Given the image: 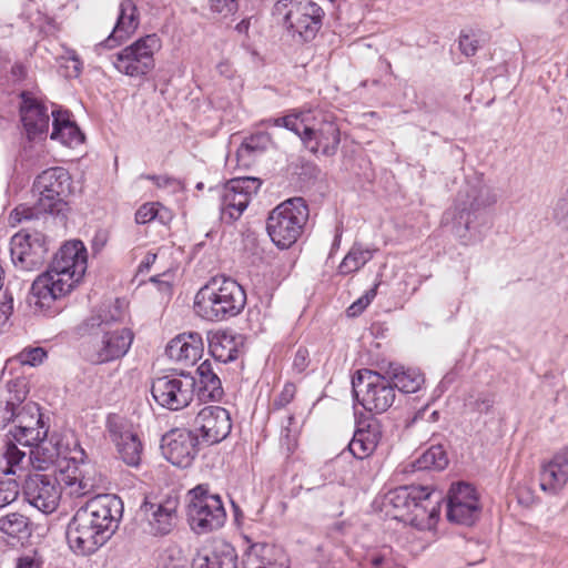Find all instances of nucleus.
<instances>
[{"mask_svg":"<svg viewBox=\"0 0 568 568\" xmlns=\"http://www.w3.org/2000/svg\"><path fill=\"white\" fill-rule=\"evenodd\" d=\"M352 387L357 402L366 410L376 414L386 412L395 399L392 383L374 371H358L352 378Z\"/></svg>","mask_w":568,"mask_h":568,"instance_id":"nucleus-10","label":"nucleus"},{"mask_svg":"<svg viewBox=\"0 0 568 568\" xmlns=\"http://www.w3.org/2000/svg\"><path fill=\"white\" fill-rule=\"evenodd\" d=\"M555 219L559 225L568 229V196L560 199L555 207Z\"/></svg>","mask_w":568,"mask_h":568,"instance_id":"nucleus-52","label":"nucleus"},{"mask_svg":"<svg viewBox=\"0 0 568 568\" xmlns=\"http://www.w3.org/2000/svg\"><path fill=\"white\" fill-rule=\"evenodd\" d=\"M381 438L382 427L378 422L372 420L355 430L348 450L354 457L364 459L373 454Z\"/></svg>","mask_w":568,"mask_h":568,"instance_id":"nucleus-31","label":"nucleus"},{"mask_svg":"<svg viewBox=\"0 0 568 568\" xmlns=\"http://www.w3.org/2000/svg\"><path fill=\"white\" fill-rule=\"evenodd\" d=\"M423 496H425V487L400 486L387 493L385 496V505L390 507L388 513H390L395 519L403 521L415 500L423 498Z\"/></svg>","mask_w":568,"mask_h":568,"instance_id":"nucleus-30","label":"nucleus"},{"mask_svg":"<svg viewBox=\"0 0 568 568\" xmlns=\"http://www.w3.org/2000/svg\"><path fill=\"white\" fill-rule=\"evenodd\" d=\"M22 398L18 395L10 396L4 402H0V428L6 427L10 422H14L19 403Z\"/></svg>","mask_w":568,"mask_h":568,"instance_id":"nucleus-45","label":"nucleus"},{"mask_svg":"<svg viewBox=\"0 0 568 568\" xmlns=\"http://www.w3.org/2000/svg\"><path fill=\"white\" fill-rule=\"evenodd\" d=\"M52 115V133L51 139L61 142L68 146H75L83 142L84 135L78 125L70 120L68 111L51 112Z\"/></svg>","mask_w":568,"mask_h":568,"instance_id":"nucleus-32","label":"nucleus"},{"mask_svg":"<svg viewBox=\"0 0 568 568\" xmlns=\"http://www.w3.org/2000/svg\"><path fill=\"white\" fill-rule=\"evenodd\" d=\"M179 497L166 496L163 498L145 497L140 506V514L148 523L149 530L154 536L170 534L178 521Z\"/></svg>","mask_w":568,"mask_h":568,"instance_id":"nucleus-17","label":"nucleus"},{"mask_svg":"<svg viewBox=\"0 0 568 568\" xmlns=\"http://www.w3.org/2000/svg\"><path fill=\"white\" fill-rule=\"evenodd\" d=\"M196 187H197V189H202V187H203V183H199V184L196 185Z\"/></svg>","mask_w":568,"mask_h":568,"instance_id":"nucleus-64","label":"nucleus"},{"mask_svg":"<svg viewBox=\"0 0 568 568\" xmlns=\"http://www.w3.org/2000/svg\"><path fill=\"white\" fill-rule=\"evenodd\" d=\"M310 112H301L297 114H288L281 118L265 120L266 125L283 126L300 136L304 146L312 153H316L320 141L316 131L310 125Z\"/></svg>","mask_w":568,"mask_h":568,"instance_id":"nucleus-28","label":"nucleus"},{"mask_svg":"<svg viewBox=\"0 0 568 568\" xmlns=\"http://www.w3.org/2000/svg\"><path fill=\"white\" fill-rule=\"evenodd\" d=\"M246 305V292L235 280L212 277L194 297V312L210 322L227 321L237 316Z\"/></svg>","mask_w":568,"mask_h":568,"instance_id":"nucleus-5","label":"nucleus"},{"mask_svg":"<svg viewBox=\"0 0 568 568\" xmlns=\"http://www.w3.org/2000/svg\"><path fill=\"white\" fill-rule=\"evenodd\" d=\"M377 288H378V284H375L373 287H371L369 290H367L361 297L362 300H364V302L366 303V305L368 306L372 301L375 298L376 294H377Z\"/></svg>","mask_w":568,"mask_h":568,"instance_id":"nucleus-58","label":"nucleus"},{"mask_svg":"<svg viewBox=\"0 0 568 568\" xmlns=\"http://www.w3.org/2000/svg\"><path fill=\"white\" fill-rule=\"evenodd\" d=\"M85 453L79 447L73 450L70 460L73 467L68 466L69 474L65 477V485L69 487L70 495L82 497L101 488L104 478L97 467L84 460Z\"/></svg>","mask_w":568,"mask_h":568,"instance_id":"nucleus-21","label":"nucleus"},{"mask_svg":"<svg viewBox=\"0 0 568 568\" xmlns=\"http://www.w3.org/2000/svg\"><path fill=\"white\" fill-rule=\"evenodd\" d=\"M389 375L394 389L397 388L406 394L417 392L424 383L423 375L418 371L410 368L405 369L399 366L390 367Z\"/></svg>","mask_w":568,"mask_h":568,"instance_id":"nucleus-37","label":"nucleus"},{"mask_svg":"<svg viewBox=\"0 0 568 568\" xmlns=\"http://www.w3.org/2000/svg\"><path fill=\"white\" fill-rule=\"evenodd\" d=\"M105 427L121 459L129 466H138L141 460L142 444L133 429V425L118 414H110Z\"/></svg>","mask_w":568,"mask_h":568,"instance_id":"nucleus-18","label":"nucleus"},{"mask_svg":"<svg viewBox=\"0 0 568 568\" xmlns=\"http://www.w3.org/2000/svg\"><path fill=\"white\" fill-rule=\"evenodd\" d=\"M20 486L14 478L0 475V509L17 500Z\"/></svg>","mask_w":568,"mask_h":568,"instance_id":"nucleus-43","label":"nucleus"},{"mask_svg":"<svg viewBox=\"0 0 568 568\" xmlns=\"http://www.w3.org/2000/svg\"><path fill=\"white\" fill-rule=\"evenodd\" d=\"M362 568H395L393 549L389 546H382L368 549L362 558Z\"/></svg>","mask_w":568,"mask_h":568,"instance_id":"nucleus-40","label":"nucleus"},{"mask_svg":"<svg viewBox=\"0 0 568 568\" xmlns=\"http://www.w3.org/2000/svg\"><path fill=\"white\" fill-rule=\"evenodd\" d=\"M196 385V378L193 375L181 372L154 378L151 393L161 407L180 410L193 400Z\"/></svg>","mask_w":568,"mask_h":568,"instance_id":"nucleus-12","label":"nucleus"},{"mask_svg":"<svg viewBox=\"0 0 568 568\" xmlns=\"http://www.w3.org/2000/svg\"><path fill=\"white\" fill-rule=\"evenodd\" d=\"M125 317L120 300L102 304L84 321L82 329L93 337L91 361L98 364L123 357L131 347L133 333L123 327Z\"/></svg>","mask_w":568,"mask_h":568,"instance_id":"nucleus-4","label":"nucleus"},{"mask_svg":"<svg viewBox=\"0 0 568 568\" xmlns=\"http://www.w3.org/2000/svg\"><path fill=\"white\" fill-rule=\"evenodd\" d=\"M14 430L9 432V436L23 446L40 448L41 443L48 436L49 425L44 422L40 408L34 403H28L17 409L14 417Z\"/></svg>","mask_w":568,"mask_h":568,"instance_id":"nucleus-14","label":"nucleus"},{"mask_svg":"<svg viewBox=\"0 0 568 568\" xmlns=\"http://www.w3.org/2000/svg\"><path fill=\"white\" fill-rule=\"evenodd\" d=\"M16 568H41V564L34 556H22L17 559Z\"/></svg>","mask_w":568,"mask_h":568,"instance_id":"nucleus-55","label":"nucleus"},{"mask_svg":"<svg viewBox=\"0 0 568 568\" xmlns=\"http://www.w3.org/2000/svg\"><path fill=\"white\" fill-rule=\"evenodd\" d=\"M496 201V195L480 178L467 180L458 192L454 207L444 213L443 223H452L454 233L465 245L481 241L490 227L489 217L483 210Z\"/></svg>","mask_w":568,"mask_h":568,"instance_id":"nucleus-3","label":"nucleus"},{"mask_svg":"<svg viewBox=\"0 0 568 568\" xmlns=\"http://www.w3.org/2000/svg\"><path fill=\"white\" fill-rule=\"evenodd\" d=\"M253 551L261 556V565L256 568H288V560L283 550L268 544H255Z\"/></svg>","mask_w":568,"mask_h":568,"instance_id":"nucleus-39","label":"nucleus"},{"mask_svg":"<svg viewBox=\"0 0 568 568\" xmlns=\"http://www.w3.org/2000/svg\"><path fill=\"white\" fill-rule=\"evenodd\" d=\"M271 144V136L266 132H257L246 138L237 150V156L243 158L255 153H262Z\"/></svg>","mask_w":568,"mask_h":568,"instance_id":"nucleus-41","label":"nucleus"},{"mask_svg":"<svg viewBox=\"0 0 568 568\" xmlns=\"http://www.w3.org/2000/svg\"><path fill=\"white\" fill-rule=\"evenodd\" d=\"M161 47V40L155 33L148 34L115 53L113 65L120 73L128 77H144L154 69V53Z\"/></svg>","mask_w":568,"mask_h":568,"instance_id":"nucleus-11","label":"nucleus"},{"mask_svg":"<svg viewBox=\"0 0 568 568\" xmlns=\"http://www.w3.org/2000/svg\"><path fill=\"white\" fill-rule=\"evenodd\" d=\"M156 217L162 220L158 203H145L135 213V222L138 224H146Z\"/></svg>","mask_w":568,"mask_h":568,"instance_id":"nucleus-47","label":"nucleus"},{"mask_svg":"<svg viewBox=\"0 0 568 568\" xmlns=\"http://www.w3.org/2000/svg\"><path fill=\"white\" fill-rule=\"evenodd\" d=\"M480 515L475 488L466 483L452 485L447 500V519L457 525L471 526Z\"/></svg>","mask_w":568,"mask_h":568,"instance_id":"nucleus-20","label":"nucleus"},{"mask_svg":"<svg viewBox=\"0 0 568 568\" xmlns=\"http://www.w3.org/2000/svg\"><path fill=\"white\" fill-rule=\"evenodd\" d=\"M375 250L364 247L362 244L355 243L345 255L338 266V272L347 275L361 270L374 256Z\"/></svg>","mask_w":568,"mask_h":568,"instance_id":"nucleus-38","label":"nucleus"},{"mask_svg":"<svg viewBox=\"0 0 568 568\" xmlns=\"http://www.w3.org/2000/svg\"><path fill=\"white\" fill-rule=\"evenodd\" d=\"M20 115L29 139L44 133L49 129L50 115L48 108L32 93L23 91L20 94Z\"/></svg>","mask_w":568,"mask_h":568,"instance_id":"nucleus-23","label":"nucleus"},{"mask_svg":"<svg viewBox=\"0 0 568 568\" xmlns=\"http://www.w3.org/2000/svg\"><path fill=\"white\" fill-rule=\"evenodd\" d=\"M448 465L447 454L442 445H433L415 460L405 465V473L418 470H443Z\"/></svg>","mask_w":568,"mask_h":568,"instance_id":"nucleus-35","label":"nucleus"},{"mask_svg":"<svg viewBox=\"0 0 568 568\" xmlns=\"http://www.w3.org/2000/svg\"><path fill=\"white\" fill-rule=\"evenodd\" d=\"M158 568H186V564L182 556H175L174 551L165 550L159 558Z\"/></svg>","mask_w":568,"mask_h":568,"instance_id":"nucleus-48","label":"nucleus"},{"mask_svg":"<svg viewBox=\"0 0 568 568\" xmlns=\"http://www.w3.org/2000/svg\"><path fill=\"white\" fill-rule=\"evenodd\" d=\"M439 514V499L425 487V496L415 500L403 523L419 530H432L438 523Z\"/></svg>","mask_w":568,"mask_h":568,"instance_id":"nucleus-26","label":"nucleus"},{"mask_svg":"<svg viewBox=\"0 0 568 568\" xmlns=\"http://www.w3.org/2000/svg\"><path fill=\"white\" fill-rule=\"evenodd\" d=\"M156 260V255L152 253H148L144 260L141 262L139 268L143 271V268H149L152 263Z\"/></svg>","mask_w":568,"mask_h":568,"instance_id":"nucleus-60","label":"nucleus"},{"mask_svg":"<svg viewBox=\"0 0 568 568\" xmlns=\"http://www.w3.org/2000/svg\"><path fill=\"white\" fill-rule=\"evenodd\" d=\"M123 514L122 500L99 494L81 506L67 527L70 548L82 556L95 552L116 531Z\"/></svg>","mask_w":568,"mask_h":568,"instance_id":"nucleus-2","label":"nucleus"},{"mask_svg":"<svg viewBox=\"0 0 568 568\" xmlns=\"http://www.w3.org/2000/svg\"><path fill=\"white\" fill-rule=\"evenodd\" d=\"M192 430L207 445L225 439L232 429L229 410L221 406H205L194 417Z\"/></svg>","mask_w":568,"mask_h":568,"instance_id":"nucleus-19","label":"nucleus"},{"mask_svg":"<svg viewBox=\"0 0 568 568\" xmlns=\"http://www.w3.org/2000/svg\"><path fill=\"white\" fill-rule=\"evenodd\" d=\"M203 351V338L197 332L175 336L165 348L170 359L183 365H194L202 357Z\"/></svg>","mask_w":568,"mask_h":568,"instance_id":"nucleus-25","label":"nucleus"},{"mask_svg":"<svg viewBox=\"0 0 568 568\" xmlns=\"http://www.w3.org/2000/svg\"><path fill=\"white\" fill-rule=\"evenodd\" d=\"M209 351L221 363L235 361L243 352L244 337L232 331H216L207 334Z\"/></svg>","mask_w":568,"mask_h":568,"instance_id":"nucleus-27","label":"nucleus"},{"mask_svg":"<svg viewBox=\"0 0 568 568\" xmlns=\"http://www.w3.org/2000/svg\"><path fill=\"white\" fill-rule=\"evenodd\" d=\"M568 484V450L554 455L544 463L539 473V486L549 495H558Z\"/></svg>","mask_w":568,"mask_h":568,"instance_id":"nucleus-24","label":"nucleus"},{"mask_svg":"<svg viewBox=\"0 0 568 568\" xmlns=\"http://www.w3.org/2000/svg\"><path fill=\"white\" fill-rule=\"evenodd\" d=\"M308 365V351L306 348L300 347L294 356L293 368L297 373H302Z\"/></svg>","mask_w":568,"mask_h":568,"instance_id":"nucleus-53","label":"nucleus"},{"mask_svg":"<svg viewBox=\"0 0 568 568\" xmlns=\"http://www.w3.org/2000/svg\"><path fill=\"white\" fill-rule=\"evenodd\" d=\"M308 216L310 211L304 199H288L270 212L266 221L267 234L277 247L288 248L302 235Z\"/></svg>","mask_w":568,"mask_h":568,"instance_id":"nucleus-7","label":"nucleus"},{"mask_svg":"<svg viewBox=\"0 0 568 568\" xmlns=\"http://www.w3.org/2000/svg\"><path fill=\"white\" fill-rule=\"evenodd\" d=\"M197 445L199 438L193 430L175 428L162 437L161 450L172 465L186 468L197 454Z\"/></svg>","mask_w":568,"mask_h":568,"instance_id":"nucleus-22","label":"nucleus"},{"mask_svg":"<svg viewBox=\"0 0 568 568\" xmlns=\"http://www.w3.org/2000/svg\"><path fill=\"white\" fill-rule=\"evenodd\" d=\"M295 395V385L292 383H286L282 389V392L274 398L272 403V409L277 410L284 408L287 404L292 402Z\"/></svg>","mask_w":568,"mask_h":568,"instance_id":"nucleus-49","label":"nucleus"},{"mask_svg":"<svg viewBox=\"0 0 568 568\" xmlns=\"http://www.w3.org/2000/svg\"><path fill=\"white\" fill-rule=\"evenodd\" d=\"M48 252L45 236L40 232L20 231L10 240L12 264L20 271L40 267Z\"/></svg>","mask_w":568,"mask_h":568,"instance_id":"nucleus-15","label":"nucleus"},{"mask_svg":"<svg viewBox=\"0 0 568 568\" xmlns=\"http://www.w3.org/2000/svg\"><path fill=\"white\" fill-rule=\"evenodd\" d=\"M197 396L201 400H219L223 395V388L219 376L213 372L209 361L203 362L196 369Z\"/></svg>","mask_w":568,"mask_h":568,"instance_id":"nucleus-34","label":"nucleus"},{"mask_svg":"<svg viewBox=\"0 0 568 568\" xmlns=\"http://www.w3.org/2000/svg\"><path fill=\"white\" fill-rule=\"evenodd\" d=\"M216 70L221 75L230 78L232 75L231 65L227 62H220L216 65Z\"/></svg>","mask_w":568,"mask_h":568,"instance_id":"nucleus-59","label":"nucleus"},{"mask_svg":"<svg viewBox=\"0 0 568 568\" xmlns=\"http://www.w3.org/2000/svg\"><path fill=\"white\" fill-rule=\"evenodd\" d=\"M47 357V353L41 347L24 349L20 354L21 362L30 366H37L43 362Z\"/></svg>","mask_w":568,"mask_h":568,"instance_id":"nucleus-50","label":"nucleus"},{"mask_svg":"<svg viewBox=\"0 0 568 568\" xmlns=\"http://www.w3.org/2000/svg\"><path fill=\"white\" fill-rule=\"evenodd\" d=\"M210 8L217 12L223 13L225 16L233 13L237 10V1L236 0H209Z\"/></svg>","mask_w":568,"mask_h":568,"instance_id":"nucleus-51","label":"nucleus"},{"mask_svg":"<svg viewBox=\"0 0 568 568\" xmlns=\"http://www.w3.org/2000/svg\"><path fill=\"white\" fill-rule=\"evenodd\" d=\"M0 534L2 537L22 540L31 535L30 519L20 513H10L0 517Z\"/></svg>","mask_w":568,"mask_h":568,"instance_id":"nucleus-36","label":"nucleus"},{"mask_svg":"<svg viewBox=\"0 0 568 568\" xmlns=\"http://www.w3.org/2000/svg\"><path fill=\"white\" fill-rule=\"evenodd\" d=\"M366 307V303L359 297L347 308V315L351 317L358 316Z\"/></svg>","mask_w":568,"mask_h":568,"instance_id":"nucleus-56","label":"nucleus"},{"mask_svg":"<svg viewBox=\"0 0 568 568\" xmlns=\"http://www.w3.org/2000/svg\"><path fill=\"white\" fill-rule=\"evenodd\" d=\"M192 568H237V554L230 544L219 542L210 554L194 558Z\"/></svg>","mask_w":568,"mask_h":568,"instance_id":"nucleus-33","label":"nucleus"},{"mask_svg":"<svg viewBox=\"0 0 568 568\" xmlns=\"http://www.w3.org/2000/svg\"><path fill=\"white\" fill-rule=\"evenodd\" d=\"M261 184V180L251 176L229 181L221 192L222 222L232 224L237 221L257 193Z\"/></svg>","mask_w":568,"mask_h":568,"instance_id":"nucleus-13","label":"nucleus"},{"mask_svg":"<svg viewBox=\"0 0 568 568\" xmlns=\"http://www.w3.org/2000/svg\"><path fill=\"white\" fill-rule=\"evenodd\" d=\"M87 267L84 244L81 241L67 242L54 255L49 268L33 281L30 305L44 316L60 313L63 298L81 281Z\"/></svg>","mask_w":568,"mask_h":568,"instance_id":"nucleus-1","label":"nucleus"},{"mask_svg":"<svg viewBox=\"0 0 568 568\" xmlns=\"http://www.w3.org/2000/svg\"><path fill=\"white\" fill-rule=\"evenodd\" d=\"M2 274H3V270L0 266V288L2 287Z\"/></svg>","mask_w":568,"mask_h":568,"instance_id":"nucleus-63","label":"nucleus"},{"mask_svg":"<svg viewBox=\"0 0 568 568\" xmlns=\"http://www.w3.org/2000/svg\"><path fill=\"white\" fill-rule=\"evenodd\" d=\"M494 396L488 393H478L476 395H469L465 400V406L479 414H486L490 410L494 405Z\"/></svg>","mask_w":568,"mask_h":568,"instance_id":"nucleus-44","label":"nucleus"},{"mask_svg":"<svg viewBox=\"0 0 568 568\" xmlns=\"http://www.w3.org/2000/svg\"><path fill=\"white\" fill-rule=\"evenodd\" d=\"M26 500L43 514H52L61 499V485L55 476L30 474L22 486Z\"/></svg>","mask_w":568,"mask_h":568,"instance_id":"nucleus-16","label":"nucleus"},{"mask_svg":"<svg viewBox=\"0 0 568 568\" xmlns=\"http://www.w3.org/2000/svg\"><path fill=\"white\" fill-rule=\"evenodd\" d=\"M13 312V297L7 293L0 301V322H6Z\"/></svg>","mask_w":568,"mask_h":568,"instance_id":"nucleus-54","label":"nucleus"},{"mask_svg":"<svg viewBox=\"0 0 568 568\" xmlns=\"http://www.w3.org/2000/svg\"><path fill=\"white\" fill-rule=\"evenodd\" d=\"M377 288H378V284H375L373 287H371L369 290H367L361 297L362 300H364V302L366 303V305L368 306L372 301L375 298L376 294H377Z\"/></svg>","mask_w":568,"mask_h":568,"instance_id":"nucleus-57","label":"nucleus"},{"mask_svg":"<svg viewBox=\"0 0 568 568\" xmlns=\"http://www.w3.org/2000/svg\"><path fill=\"white\" fill-rule=\"evenodd\" d=\"M273 16L293 37L305 42L314 40L320 30V7L311 0H280Z\"/></svg>","mask_w":568,"mask_h":568,"instance_id":"nucleus-8","label":"nucleus"},{"mask_svg":"<svg viewBox=\"0 0 568 568\" xmlns=\"http://www.w3.org/2000/svg\"><path fill=\"white\" fill-rule=\"evenodd\" d=\"M8 440L6 443V450L3 453V460L6 462V466L2 467L3 475H14L16 467H18L26 457L24 452L20 450L13 437L7 435Z\"/></svg>","mask_w":568,"mask_h":568,"instance_id":"nucleus-42","label":"nucleus"},{"mask_svg":"<svg viewBox=\"0 0 568 568\" xmlns=\"http://www.w3.org/2000/svg\"><path fill=\"white\" fill-rule=\"evenodd\" d=\"M481 45V40L476 33H465L459 37V49L466 57H473Z\"/></svg>","mask_w":568,"mask_h":568,"instance_id":"nucleus-46","label":"nucleus"},{"mask_svg":"<svg viewBox=\"0 0 568 568\" xmlns=\"http://www.w3.org/2000/svg\"><path fill=\"white\" fill-rule=\"evenodd\" d=\"M189 498L187 521L194 532L207 534L224 525L226 511L219 495L199 485L189 491Z\"/></svg>","mask_w":568,"mask_h":568,"instance_id":"nucleus-9","label":"nucleus"},{"mask_svg":"<svg viewBox=\"0 0 568 568\" xmlns=\"http://www.w3.org/2000/svg\"><path fill=\"white\" fill-rule=\"evenodd\" d=\"M150 180H152L158 186H164L172 182V179L168 176H156L152 175L149 176Z\"/></svg>","mask_w":568,"mask_h":568,"instance_id":"nucleus-61","label":"nucleus"},{"mask_svg":"<svg viewBox=\"0 0 568 568\" xmlns=\"http://www.w3.org/2000/svg\"><path fill=\"white\" fill-rule=\"evenodd\" d=\"M341 236H342V233H341V231L337 229V230H336V235H335V239H334V243H333V245H334V246H338V245H339Z\"/></svg>","mask_w":568,"mask_h":568,"instance_id":"nucleus-62","label":"nucleus"},{"mask_svg":"<svg viewBox=\"0 0 568 568\" xmlns=\"http://www.w3.org/2000/svg\"><path fill=\"white\" fill-rule=\"evenodd\" d=\"M70 180L69 172L60 166L50 168L40 173L33 184L34 190L40 194L37 212L59 213L64 205L62 197L70 190ZM34 211L36 209L19 205L12 211L10 219L16 222L32 220L36 216Z\"/></svg>","mask_w":568,"mask_h":568,"instance_id":"nucleus-6","label":"nucleus"},{"mask_svg":"<svg viewBox=\"0 0 568 568\" xmlns=\"http://www.w3.org/2000/svg\"><path fill=\"white\" fill-rule=\"evenodd\" d=\"M140 23L138 9L132 0H123L119 7V16L111 34L102 45L111 49L125 41L138 29Z\"/></svg>","mask_w":568,"mask_h":568,"instance_id":"nucleus-29","label":"nucleus"}]
</instances>
